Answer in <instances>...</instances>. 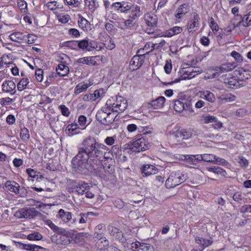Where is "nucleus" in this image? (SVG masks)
Returning <instances> with one entry per match:
<instances>
[{"label": "nucleus", "mask_w": 251, "mask_h": 251, "mask_svg": "<svg viewBox=\"0 0 251 251\" xmlns=\"http://www.w3.org/2000/svg\"><path fill=\"white\" fill-rule=\"evenodd\" d=\"M183 30L182 27L177 26H175L164 32H161L157 34V36L159 37H171L175 35L180 33Z\"/></svg>", "instance_id": "ddd939ff"}, {"label": "nucleus", "mask_w": 251, "mask_h": 251, "mask_svg": "<svg viewBox=\"0 0 251 251\" xmlns=\"http://www.w3.org/2000/svg\"><path fill=\"white\" fill-rule=\"evenodd\" d=\"M56 71L58 75L61 76H65L69 74V68L67 65L60 63L56 67Z\"/></svg>", "instance_id": "4be33fe9"}, {"label": "nucleus", "mask_w": 251, "mask_h": 251, "mask_svg": "<svg viewBox=\"0 0 251 251\" xmlns=\"http://www.w3.org/2000/svg\"><path fill=\"white\" fill-rule=\"evenodd\" d=\"M133 251H152V247L149 244L142 243L139 250H133Z\"/></svg>", "instance_id": "3c124183"}, {"label": "nucleus", "mask_w": 251, "mask_h": 251, "mask_svg": "<svg viewBox=\"0 0 251 251\" xmlns=\"http://www.w3.org/2000/svg\"><path fill=\"white\" fill-rule=\"evenodd\" d=\"M195 241L197 243L201 245L203 248L207 247L213 243L211 239L203 238L200 236H197L195 238Z\"/></svg>", "instance_id": "a878e982"}, {"label": "nucleus", "mask_w": 251, "mask_h": 251, "mask_svg": "<svg viewBox=\"0 0 251 251\" xmlns=\"http://www.w3.org/2000/svg\"><path fill=\"white\" fill-rule=\"evenodd\" d=\"M105 93L104 90L103 89L96 90L94 91L93 95L94 96L95 100L99 98L102 97L104 96Z\"/></svg>", "instance_id": "864d4df0"}, {"label": "nucleus", "mask_w": 251, "mask_h": 251, "mask_svg": "<svg viewBox=\"0 0 251 251\" xmlns=\"http://www.w3.org/2000/svg\"><path fill=\"white\" fill-rule=\"evenodd\" d=\"M184 157L186 161L191 165H197L201 162L200 154L186 155Z\"/></svg>", "instance_id": "412c9836"}, {"label": "nucleus", "mask_w": 251, "mask_h": 251, "mask_svg": "<svg viewBox=\"0 0 251 251\" xmlns=\"http://www.w3.org/2000/svg\"><path fill=\"white\" fill-rule=\"evenodd\" d=\"M151 145L144 137L136 138L127 144V149L131 152H139L150 149Z\"/></svg>", "instance_id": "7ed1b4c3"}, {"label": "nucleus", "mask_w": 251, "mask_h": 251, "mask_svg": "<svg viewBox=\"0 0 251 251\" xmlns=\"http://www.w3.org/2000/svg\"><path fill=\"white\" fill-rule=\"evenodd\" d=\"M13 100L9 98H3L0 99V104L1 106H6L9 105L12 103Z\"/></svg>", "instance_id": "49530a36"}, {"label": "nucleus", "mask_w": 251, "mask_h": 251, "mask_svg": "<svg viewBox=\"0 0 251 251\" xmlns=\"http://www.w3.org/2000/svg\"><path fill=\"white\" fill-rule=\"evenodd\" d=\"M185 180L184 175L179 172H172L166 181L165 185L168 188L175 187Z\"/></svg>", "instance_id": "423d86ee"}, {"label": "nucleus", "mask_w": 251, "mask_h": 251, "mask_svg": "<svg viewBox=\"0 0 251 251\" xmlns=\"http://www.w3.org/2000/svg\"><path fill=\"white\" fill-rule=\"evenodd\" d=\"M59 109L61 110L62 114L66 117H68L70 114V112L68 109L65 105H60L59 106Z\"/></svg>", "instance_id": "8fccbe9b"}, {"label": "nucleus", "mask_w": 251, "mask_h": 251, "mask_svg": "<svg viewBox=\"0 0 251 251\" xmlns=\"http://www.w3.org/2000/svg\"><path fill=\"white\" fill-rule=\"evenodd\" d=\"M224 82L227 84L230 87L233 88L234 87H240L246 85V81L243 79H236L235 77H226L224 79Z\"/></svg>", "instance_id": "9b49d317"}, {"label": "nucleus", "mask_w": 251, "mask_h": 251, "mask_svg": "<svg viewBox=\"0 0 251 251\" xmlns=\"http://www.w3.org/2000/svg\"><path fill=\"white\" fill-rule=\"evenodd\" d=\"M113 204L118 209H122L125 206V203L121 199H118L113 201Z\"/></svg>", "instance_id": "603ef678"}, {"label": "nucleus", "mask_w": 251, "mask_h": 251, "mask_svg": "<svg viewBox=\"0 0 251 251\" xmlns=\"http://www.w3.org/2000/svg\"><path fill=\"white\" fill-rule=\"evenodd\" d=\"M201 161H203L207 162L213 163V160L215 158V155L213 154L204 153L200 154Z\"/></svg>", "instance_id": "473e14b6"}, {"label": "nucleus", "mask_w": 251, "mask_h": 251, "mask_svg": "<svg viewBox=\"0 0 251 251\" xmlns=\"http://www.w3.org/2000/svg\"><path fill=\"white\" fill-rule=\"evenodd\" d=\"M106 106L109 107V110L112 112L121 113L127 108V101L123 97L116 96V99L112 98L108 100Z\"/></svg>", "instance_id": "f03ea898"}, {"label": "nucleus", "mask_w": 251, "mask_h": 251, "mask_svg": "<svg viewBox=\"0 0 251 251\" xmlns=\"http://www.w3.org/2000/svg\"><path fill=\"white\" fill-rule=\"evenodd\" d=\"M65 1L68 5L73 6L74 7H78L81 4L78 0H65Z\"/></svg>", "instance_id": "6e6d98bb"}, {"label": "nucleus", "mask_w": 251, "mask_h": 251, "mask_svg": "<svg viewBox=\"0 0 251 251\" xmlns=\"http://www.w3.org/2000/svg\"><path fill=\"white\" fill-rule=\"evenodd\" d=\"M188 5L186 4H182L176 10V13L175 15L176 18L180 19L182 15H184L188 12V9L186 7Z\"/></svg>", "instance_id": "c756f323"}, {"label": "nucleus", "mask_w": 251, "mask_h": 251, "mask_svg": "<svg viewBox=\"0 0 251 251\" xmlns=\"http://www.w3.org/2000/svg\"><path fill=\"white\" fill-rule=\"evenodd\" d=\"M141 171L143 176H149L151 175L156 174L158 170L156 167L150 164L144 165L141 168Z\"/></svg>", "instance_id": "2eb2a0df"}, {"label": "nucleus", "mask_w": 251, "mask_h": 251, "mask_svg": "<svg viewBox=\"0 0 251 251\" xmlns=\"http://www.w3.org/2000/svg\"><path fill=\"white\" fill-rule=\"evenodd\" d=\"M145 32L149 34H153L154 37H158L157 34L161 33V32H158L156 27H151L148 26L145 29Z\"/></svg>", "instance_id": "79ce46f5"}, {"label": "nucleus", "mask_w": 251, "mask_h": 251, "mask_svg": "<svg viewBox=\"0 0 251 251\" xmlns=\"http://www.w3.org/2000/svg\"><path fill=\"white\" fill-rule=\"evenodd\" d=\"M200 18L199 15L195 13L193 19L188 23V29L189 32L196 31L200 25Z\"/></svg>", "instance_id": "4468645a"}, {"label": "nucleus", "mask_w": 251, "mask_h": 251, "mask_svg": "<svg viewBox=\"0 0 251 251\" xmlns=\"http://www.w3.org/2000/svg\"><path fill=\"white\" fill-rule=\"evenodd\" d=\"M106 231L105 226L104 224H101L97 226L95 228V233H100L104 234Z\"/></svg>", "instance_id": "de8ad7c7"}, {"label": "nucleus", "mask_w": 251, "mask_h": 251, "mask_svg": "<svg viewBox=\"0 0 251 251\" xmlns=\"http://www.w3.org/2000/svg\"><path fill=\"white\" fill-rule=\"evenodd\" d=\"M58 216L65 223L69 222V221L72 219L71 213L70 212H66L62 209L59 210Z\"/></svg>", "instance_id": "393cba45"}, {"label": "nucleus", "mask_w": 251, "mask_h": 251, "mask_svg": "<svg viewBox=\"0 0 251 251\" xmlns=\"http://www.w3.org/2000/svg\"><path fill=\"white\" fill-rule=\"evenodd\" d=\"M89 87V85L85 82H81L78 83L75 89V94L76 95L79 94L80 93L85 91Z\"/></svg>", "instance_id": "c85d7f7f"}, {"label": "nucleus", "mask_w": 251, "mask_h": 251, "mask_svg": "<svg viewBox=\"0 0 251 251\" xmlns=\"http://www.w3.org/2000/svg\"><path fill=\"white\" fill-rule=\"evenodd\" d=\"M108 148L104 144L99 143L93 137L89 136L83 140L82 147L79 148L78 152L72 160V167L75 171L82 175L89 174L93 170V167L88 162L92 161L101 160L105 156Z\"/></svg>", "instance_id": "f257e3e1"}, {"label": "nucleus", "mask_w": 251, "mask_h": 251, "mask_svg": "<svg viewBox=\"0 0 251 251\" xmlns=\"http://www.w3.org/2000/svg\"><path fill=\"white\" fill-rule=\"evenodd\" d=\"M123 25H125V29H135L136 27V24L133 22L132 20L128 19L123 22Z\"/></svg>", "instance_id": "f704fd0d"}, {"label": "nucleus", "mask_w": 251, "mask_h": 251, "mask_svg": "<svg viewBox=\"0 0 251 251\" xmlns=\"http://www.w3.org/2000/svg\"><path fill=\"white\" fill-rule=\"evenodd\" d=\"M146 24L147 26L151 27H157V17L156 15H149L145 19Z\"/></svg>", "instance_id": "5701e85b"}, {"label": "nucleus", "mask_w": 251, "mask_h": 251, "mask_svg": "<svg viewBox=\"0 0 251 251\" xmlns=\"http://www.w3.org/2000/svg\"><path fill=\"white\" fill-rule=\"evenodd\" d=\"M165 98L164 97H159L155 100H152L151 102L148 103V108H152L154 109H159L163 107L165 101Z\"/></svg>", "instance_id": "dca6fc26"}, {"label": "nucleus", "mask_w": 251, "mask_h": 251, "mask_svg": "<svg viewBox=\"0 0 251 251\" xmlns=\"http://www.w3.org/2000/svg\"><path fill=\"white\" fill-rule=\"evenodd\" d=\"M231 69L232 68L231 67V66L229 65V64H223L222 66H221L220 67L216 69L217 72L214 74V75L216 76L217 75V76H219V75H220V73L228 72L231 70Z\"/></svg>", "instance_id": "7c9ffc66"}, {"label": "nucleus", "mask_w": 251, "mask_h": 251, "mask_svg": "<svg viewBox=\"0 0 251 251\" xmlns=\"http://www.w3.org/2000/svg\"><path fill=\"white\" fill-rule=\"evenodd\" d=\"M107 114L105 112H103L102 111H98L96 114V118L100 123L105 118V116H107Z\"/></svg>", "instance_id": "09e8293b"}, {"label": "nucleus", "mask_w": 251, "mask_h": 251, "mask_svg": "<svg viewBox=\"0 0 251 251\" xmlns=\"http://www.w3.org/2000/svg\"><path fill=\"white\" fill-rule=\"evenodd\" d=\"M77 128V125H74L73 124H71L68 126L66 128V131H68V136H71L73 135V133L72 132L75 131Z\"/></svg>", "instance_id": "bf43d9fd"}, {"label": "nucleus", "mask_w": 251, "mask_h": 251, "mask_svg": "<svg viewBox=\"0 0 251 251\" xmlns=\"http://www.w3.org/2000/svg\"><path fill=\"white\" fill-rule=\"evenodd\" d=\"M171 102L174 110L177 112L180 113L184 110L190 111L191 113L194 112L192 109L191 100L180 99L173 100Z\"/></svg>", "instance_id": "20e7f679"}, {"label": "nucleus", "mask_w": 251, "mask_h": 251, "mask_svg": "<svg viewBox=\"0 0 251 251\" xmlns=\"http://www.w3.org/2000/svg\"><path fill=\"white\" fill-rule=\"evenodd\" d=\"M111 115V113H108L107 116H105V118L100 123L105 126H110L114 122V120Z\"/></svg>", "instance_id": "e433bc0d"}, {"label": "nucleus", "mask_w": 251, "mask_h": 251, "mask_svg": "<svg viewBox=\"0 0 251 251\" xmlns=\"http://www.w3.org/2000/svg\"><path fill=\"white\" fill-rule=\"evenodd\" d=\"M32 84L30 82L28 76H25L22 78L17 84L18 90L22 91L25 89L31 88Z\"/></svg>", "instance_id": "a211bd4d"}, {"label": "nucleus", "mask_w": 251, "mask_h": 251, "mask_svg": "<svg viewBox=\"0 0 251 251\" xmlns=\"http://www.w3.org/2000/svg\"><path fill=\"white\" fill-rule=\"evenodd\" d=\"M202 95L203 98L210 102H214L216 100L214 94L209 91H203Z\"/></svg>", "instance_id": "2f4dec72"}, {"label": "nucleus", "mask_w": 251, "mask_h": 251, "mask_svg": "<svg viewBox=\"0 0 251 251\" xmlns=\"http://www.w3.org/2000/svg\"><path fill=\"white\" fill-rule=\"evenodd\" d=\"M220 99L223 102H230L235 100L236 96L229 93L220 97Z\"/></svg>", "instance_id": "4c0bfd02"}, {"label": "nucleus", "mask_w": 251, "mask_h": 251, "mask_svg": "<svg viewBox=\"0 0 251 251\" xmlns=\"http://www.w3.org/2000/svg\"><path fill=\"white\" fill-rule=\"evenodd\" d=\"M105 28L106 30L110 33H113L115 31V28L112 24L106 23L105 25Z\"/></svg>", "instance_id": "0e129e2a"}, {"label": "nucleus", "mask_w": 251, "mask_h": 251, "mask_svg": "<svg viewBox=\"0 0 251 251\" xmlns=\"http://www.w3.org/2000/svg\"><path fill=\"white\" fill-rule=\"evenodd\" d=\"M236 72L240 75L241 79H248L251 76L250 72L245 68H239L236 70Z\"/></svg>", "instance_id": "bb28decb"}, {"label": "nucleus", "mask_w": 251, "mask_h": 251, "mask_svg": "<svg viewBox=\"0 0 251 251\" xmlns=\"http://www.w3.org/2000/svg\"><path fill=\"white\" fill-rule=\"evenodd\" d=\"M96 244L98 248L101 250H104L106 249L107 247H109V241L105 237L103 238L100 241H98Z\"/></svg>", "instance_id": "72a5a7b5"}, {"label": "nucleus", "mask_w": 251, "mask_h": 251, "mask_svg": "<svg viewBox=\"0 0 251 251\" xmlns=\"http://www.w3.org/2000/svg\"><path fill=\"white\" fill-rule=\"evenodd\" d=\"M41 215L35 208L25 207L18 209L14 214V216L18 219H31Z\"/></svg>", "instance_id": "39448f33"}, {"label": "nucleus", "mask_w": 251, "mask_h": 251, "mask_svg": "<svg viewBox=\"0 0 251 251\" xmlns=\"http://www.w3.org/2000/svg\"><path fill=\"white\" fill-rule=\"evenodd\" d=\"M85 5L91 12H93L96 8L95 0H84Z\"/></svg>", "instance_id": "a19ab883"}, {"label": "nucleus", "mask_w": 251, "mask_h": 251, "mask_svg": "<svg viewBox=\"0 0 251 251\" xmlns=\"http://www.w3.org/2000/svg\"><path fill=\"white\" fill-rule=\"evenodd\" d=\"M1 87V90L4 93H8L11 95L15 93L16 84L12 80H5L2 84Z\"/></svg>", "instance_id": "f8f14e48"}, {"label": "nucleus", "mask_w": 251, "mask_h": 251, "mask_svg": "<svg viewBox=\"0 0 251 251\" xmlns=\"http://www.w3.org/2000/svg\"><path fill=\"white\" fill-rule=\"evenodd\" d=\"M9 38L15 42H20L21 41H26V35L20 32L12 33L9 35Z\"/></svg>", "instance_id": "6ab92c4d"}, {"label": "nucleus", "mask_w": 251, "mask_h": 251, "mask_svg": "<svg viewBox=\"0 0 251 251\" xmlns=\"http://www.w3.org/2000/svg\"><path fill=\"white\" fill-rule=\"evenodd\" d=\"M89 215H94V213L93 212H88L87 213H80L79 215L80 218L78 220L79 223H85L86 222V221L87 220L88 216Z\"/></svg>", "instance_id": "c03bdc74"}, {"label": "nucleus", "mask_w": 251, "mask_h": 251, "mask_svg": "<svg viewBox=\"0 0 251 251\" xmlns=\"http://www.w3.org/2000/svg\"><path fill=\"white\" fill-rule=\"evenodd\" d=\"M78 23L79 26L84 31H89L91 30V25L90 23L84 18L81 17L79 18Z\"/></svg>", "instance_id": "aec40b11"}, {"label": "nucleus", "mask_w": 251, "mask_h": 251, "mask_svg": "<svg viewBox=\"0 0 251 251\" xmlns=\"http://www.w3.org/2000/svg\"><path fill=\"white\" fill-rule=\"evenodd\" d=\"M93 56H90L80 58L78 59L76 62L79 64H83L90 66H94L96 64V61L93 59Z\"/></svg>", "instance_id": "b1692460"}, {"label": "nucleus", "mask_w": 251, "mask_h": 251, "mask_svg": "<svg viewBox=\"0 0 251 251\" xmlns=\"http://www.w3.org/2000/svg\"><path fill=\"white\" fill-rule=\"evenodd\" d=\"M4 186L7 190L20 197H24L25 195V193L23 191L25 189L24 188L20 189V185L14 181H7Z\"/></svg>", "instance_id": "1a4fd4ad"}, {"label": "nucleus", "mask_w": 251, "mask_h": 251, "mask_svg": "<svg viewBox=\"0 0 251 251\" xmlns=\"http://www.w3.org/2000/svg\"><path fill=\"white\" fill-rule=\"evenodd\" d=\"M144 51V49L139 50L137 52V54L134 55L131 58L129 62V69L134 71L139 68L144 62L145 54H139L140 52Z\"/></svg>", "instance_id": "0eeeda50"}, {"label": "nucleus", "mask_w": 251, "mask_h": 251, "mask_svg": "<svg viewBox=\"0 0 251 251\" xmlns=\"http://www.w3.org/2000/svg\"><path fill=\"white\" fill-rule=\"evenodd\" d=\"M217 118L216 117L207 115L203 117L202 120L204 124H209L214 123V122H215Z\"/></svg>", "instance_id": "37998d69"}, {"label": "nucleus", "mask_w": 251, "mask_h": 251, "mask_svg": "<svg viewBox=\"0 0 251 251\" xmlns=\"http://www.w3.org/2000/svg\"><path fill=\"white\" fill-rule=\"evenodd\" d=\"M20 137L23 141H26L29 138V131L26 128L24 127L21 129Z\"/></svg>", "instance_id": "c9c22d12"}, {"label": "nucleus", "mask_w": 251, "mask_h": 251, "mask_svg": "<svg viewBox=\"0 0 251 251\" xmlns=\"http://www.w3.org/2000/svg\"><path fill=\"white\" fill-rule=\"evenodd\" d=\"M35 76L37 80L39 82H41L43 78V71L41 69L36 71L35 72Z\"/></svg>", "instance_id": "338daca9"}, {"label": "nucleus", "mask_w": 251, "mask_h": 251, "mask_svg": "<svg viewBox=\"0 0 251 251\" xmlns=\"http://www.w3.org/2000/svg\"><path fill=\"white\" fill-rule=\"evenodd\" d=\"M46 224L54 232H56L59 229V227L56 226L50 220H47L46 221Z\"/></svg>", "instance_id": "69168bd1"}, {"label": "nucleus", "mask_w": 251, "mask_h": 251, "mask_svg": "<svg viewBox=\"0 0 251 251\" xmlns=\"http://www.w3.org/2000/svg\"><path fill=\"white\" fill-rule=\"evenodd\" d=\"M43 236L41 234L38 232H34L29 234L27 239L29 240H40L42 238Z\"/></svg>", "instance_id": "58836bf2"}, {"label": "nucleus", "mask_w": 251, "mask_h": 251, "mask_svg": "<svg viewBox=\"0 0 251 251\" xmlns=\"http://www.w3.org/2000/svg\"><path fill=\"white\" fill-rule=\"evenodd\" d=\"M231 55L235 59V60L238 62H241L243 61V57L241 54L236 51H233L231 53Z\"/></svg>", "instance_id": "5fc2aeb1"}, {"label": "nucleus", "mask_w": 251, "mask_h": 251, "mask_svg": "<svg viewBox=\"0 0 251 251\" xmlns=\"http://www.w3.org/2000/svg\"><path fill=\"white\" fill-rule=\"evenodd\" d=\"M164 182V178L160 176H155L153 179V182L154 184L159 185L162 184Z\"/></svg>", "instance_id": "680f3d73"}, {"label": "nucleus", "mask_w": 251, "mask_h": 251, "mask_svg": "<svg viewBox=\"0 0 251 251\" xmlns=\"http://www.w3.org/2000/svg\"><path fill=\"white\" fill-rule=\"evenodd\" d=\"M73 189L78 195H83L86 190L90 189V186L86 183L81 181L74 185Z\"/></svg>", "instance_id": "f3484780"}, {"label": "nucleus", "mask_w": 251, "mask_h": 251, "mask_svg": "<svg viewBox=\"0 0 251 251\" xmlns=\"http://www.w3.org/2000/svg\"><path fill=\"white\" fill-rule=\"evenodd\" d=\"M112 6L115 8L120 12L127 13L133 5L131 3L122 1L113 3Z\"/></svg>", "instance_id": "9d476101"}, {"label": "nucleus", "mask_w": 251, "mask_h": 251, "mask_svg": "<svg viewBox=\"0 0 251 251\" xmlns=\"http://www.w3.org/2000/svg\"><path fill=\"white\" fill-rule=\"evenodd\" d=\"M78 47L82 50L92 51L98 48V44L96 41L87 37L78 41Z\"/></svg>", "instance_id": "6e6552de"}, {"label": "nucleus", "mask_w": 251, "mask_h": 251, "mask_svg": "<svg viewBox=\"0 0 251 251\" xmlns=\"http://www.w3.org/2000/svg\"><path fill=\"white\" fill-rule=\"evenodd\" d=\"M26 173L28 174V175L33 178H36V176H39V172H37L36 171H34L33 169L31 168H28L26 169Z\"/></svg>", "instance_id": "4d7b16f0"}, {"label": "nucleus", "mask_w": 251, "mask_h": 251, "mask_svg": "<svg viewBox=\"0 0 251 251\" xmlns=\"http://www.w3.org/2000/svg\"><path fill=\"white\" fill-rule=\"evenodd\" d=\"M213 164L217 165H221L223 166H227L228 163L225 159L219 157L215 155V158L213 160Z\"/></svg>", "instance_id": "ea45409f"}, {"label": "nucleus", "mask_w": 251, "mask_h": 251, "mask_svg": "<svg viewBox=\"0 0 251 251\" xmlns=\"http://www.w3.org/2000/svg\"><path fill=\"white\" fill-rule=\"evenodd\" d=\"M65 46L71 48L75 49L78 47V41H70L65 43Z\"/></svg>", "instance_id": "052dcab7"}, {"label": "nucleus", "mask_w": 251, "mask_h": 251, "mask_svg": "<svg viewBox=\"0 0 251 251\" xmlns=\"http://www.w3.org/2000/svg\"><path fill=\"white\" fill-rule=\"evenodd\" d=\"M232 198L233 199L237 202H240L242 200V194L240 192L235 193Z\"/></svg>", "instance_id": "774afa93"}, {"label": "nucleus", "mask_w": 251, "mask_h": 251, "mask_svg": "<svg viewBox=\"0 0 251 251\" xmlns=\"http://www.w3.org/2000/svg\"><path fill=\"white\" fill-rule=\"evenodd\" d=\"M210 23L209 24V26L212 31L213 32H217L219 29V26L217 24V23L214 21V18L213 17H210Z\"/></svg>", "instance_id": "a18cd8bd"}, {"label": "nucleus", "mask_w": 251, "mask_h": 251, "mask_svg": "<svg viewBox=\"0 0 251 251\" xmlns=\"http://www.w3.org/2000/svg\"><path fill=\"white\" fill-rule=\"evenodd\" d=\"M18 244L20 245L19 247L20 248L25 250H26V251H32V249L33 245L26 244H24V243H22L20 242H19Z\"/></svg>", "instance_id": "e2e57ef3"}, {"label": "nucleus", "mask_w": 251, "mask_h": 251, "mask_svg": "<svg viewBox=\"0 0 251 251\" xmlns=\"http://www.w3.org/2000/svg\"><path fill=\"white\" fill-rule=\"evenodd\" d=\"M179 73L182 74L181 75V79H186L194 76V75H193L194 71L192 67L189 68L188 70L187 71L185 70L184 69H182Z\"/></svg>", "instance_id": "cd10ccee"}, {"label": "nucleus", "mask_w": 251, "mask_h": 251, "mask_svg": "<svg viewBox=\"0 0 251 251\" xmlns=\"http://www.w3.org/2000/svg\"><path fill=\"white\" fill-rule=\"evenodd\" d=\"M245 17V22L242 24V25L245 27H247L251 25V12H250L248 15H246Z\"/></svg>", "instance_id": "13d9d810"}]
</instances>
